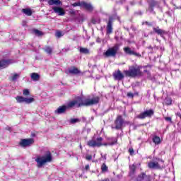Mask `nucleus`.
<instances>
[{"instance_id": "49530a36", "label": "nucleus", "mask_w": 181, "mask_h": 181, "mask_svg": "<svg viewBox=\"0 0 181 181\" xmlns=\"http://www.w3.org/2000/svg\"><path fill=\"white\" fill-rule=\"evenodd\" d=\"M7 129H8V131H11V129H10V127H8Z\"/></svg>"}, {"instance_id": "cd10ccee", "label": "nucleus", "mask_w": 181, "mask_h": 181, "mask_svg": "<svg viewBox=\"0 0 181 181\" xmlns=\"http://www.w3.org/2000/svg\"><path fill=\"white\" fill-rule=\"evenodd\" d=\"M33 32L35 36H42V35H43V33L42 31L37 30V29L33 30Z\"/></svg>"}, {"instance_id": "9d476101", "label": "nucleus", "mask_w": 181, "mask_h": 181, "mask_svg": "<svg viewBox=\"0 0 181 181\" xmlns=\"http://www.w3.org/2000/svg\"><path fill=\"white\" fill-rule=\"evenodd\" d=\"M153 115V110H146L144 112L141 113L137 116V118H139L140 119H144V118L152 117Z\"/></svg>"}, {"instance_id": "2f4dec72", "label": "nucleus", "mask_w": 181, "mask_h": 181, "mask_svg": "<svg viewBox=\"0 0 181 181\" xmlns=\"http://www.w3.org/2000/svg\"><path fill=\"white\" fill-rule=\"evenodd\" d=\"M164 103L166 105H172V99L170 98H166L164 100Z\"/></svg>"}, {"instance_id": "f704fd0d", "label": "nucleus", "mask_w": 181, "mask_h": 181, "mask_svg": "<svg viewBox=\"0 0 181 181\" xmlns=\"http://www.w3.org/2000/svg\"><path fill=\"white\" fill-rule=\"evenodd\" d=\"M130 172L132 173H134V172H135V170H136V167L135 166V165H130Z\"/></svg>"}, {"instance_id": "72a5a7b5", "label": "nucleus", "mask_w": 181, "mask_h": 181, "mask_svg": "<svg viewBox=\"0 0 181 181\" xmlns=\"http://www.w3.org/2000/svg\"><path fill=\"white\" fill-rule=\"evenodd\" d=\"M127 97H129V98H134V97L135 96V95H138V93H131V92H129V93H127Z\"/></svg>"}, {"instance_id": "0eeeda50", "label": "nucleus", "mask_w": 181, "mask_h": 181, "mask_svg": "<svg viewBox=\"0 0 181 181\" xmlns=\"http://www.w3.org/2000/svg\"><path fill=\"white\" fill-rule=\"evenodd\" d=\"M34 143L35 140L33 139H22L19 143V145L22 148H27V146L33 145Z\"/></svg>"}, {"instance_id": "ddd939ff", "label": "nucleus", "mask_w": 181, "mask_h": 181, "mask_svg": "<svg viewBox=\"0 0 181 181\" xmlns=\"http://www.w3.org/2000/svg\"><path fill=\"white\" fill-rule=\"evenodd\" d=\"M113 77L115 80H118L119 81L124 78V74H122V72H121V71L118 69L117 71H115L113 74Z\"/></svg>"}, {"instance_id": "c85d7f7f", "label": "nucleus", "mask_w": 181, "mask_h": 181, "mask_svg": "<svg viewBox=\"0 0 181 181\" xmlns=\"http://www.w3.org/2000/svg\"><path fill=\"white\" fill-rule=\"evenodd\" d=\"M80 52L83 53V54H88V53H90V50H88L87 48L81 47Z\"/></svg>"}, {"instance_id": "6e6552de", "label": "nucleus", "mask_w": 181, "mask_h": 181, "mask_svg": "<svg viewBox=\"0 0 181 181\" xmlns=\"http://www.w3.org/2000/svg\"><path fill=\"white\" fill-rule=\"evenodd\" d=\"M115 127H112V128H115V129H121V128H122V125H124V119H122V116H117L115 121Z\"/></svg>"}, {"instance_id": "473e14b6", "label": "nucleus", "mask_w": 181, "mask_h": 181, "mask_svg": "<svg viewBox=\"0 0 181 181\" xmlns=\"http://www.w3.org/2000/svg\"><path fill=\"white\" fill-rule=\"evenodd\" d=\"M81 119L78 118L71 119L69 120L70 124H77V122H80Z\"/></svg>"}, {"instance_id": "412c9836", "label": "nucleus", "mask_w": 181, "mask_h": 181, "mask_svg": "<svg viewBox=\"0 0 181 181\" xmlns=\"http://www.w3.org/2000/svg\"><path fill=\"white\" fill-rule=\"evenodd\" d=\"M31 78L33 81H39V79L40 78V76L37 73H32Z\"/></svg>"}, {"instance_id": "a19ab883", "label": "nucleus", "mask_w": 181, "mask_h": 181, "mask_svg": "<svg viewBox=\"0 0 181 181\" xmlns=\"http://www.w3.org/2000/svg\"><path fill=\"white\" fill-rule=\"evenodd\" d=\"M84 170H90V165H86L84 168Z\"/></svg>"}, {"instance_id": "4c0bfd02", "label": "nucleus", "mask_w": 181, "mask_h": 181, "mask_svg": "<svg viewBox=\"0 0 181 181\" xmlns=\"http://www.w3.org/2000/svg\"><path fill=\"white\" fill-rule=\"evenodd\" d=\"M144 181H151V175H146V174H145Z\"/></svg>"}, {"instance_id": "39448f33", "label": "nucleus", "mask_w": 181, "mask_h": 181, "mask_svg": "<svg viewBox=\"0 0 181 181\" xmlns=\"http://www.w3.org/2000/svg\"><path fill=\"white\" fill-rule=\"evenodd\" d=\"M118 50H119V45L117 44L105 52L103 56H105V57H114L117 54Z\"/></svg>"}, {"instance_id": "c756f323", "label": "nucleus", "mask_w": 181, "mask_h": 181, "mask_svg": "<svg viewBox=\"0 0 181 181\" xmlns=\"http://www.w3.org/2000/svg\"><path fill=\"white\" fill-rule=\"evenodd\" d=\"M145 180V173H142L137 177V181H144Z\"/></svg>"}, {"instance_id": "1a4fd4ad", "label": "nucleus", "mask_w": 181, "mask_h": 181, "mask_svg": "<svg viewBox=\"0 0 181 181\" xmlns=\"http://www.w3.org/2000/svg\"><path fill=\"white\" fill-rule=\"evenodd\" d=\"M78 98L79 101L78 107H88L89 105H91V99L80 97Z\"/></svg>"}, {"instance_id": "6ab92c4d", "label": "nucleus", "mask_w": 181, "mask_h": 181, "mask_svg": "<svg viewBox=\"0 0 181 181\" xmlns=\"http://www.w3.org/2000/svg\"><path fill=\"white\" fill-rule=\"evenodd\" d=\"M80 73H81V71L80 70H78V69L76 68V67H73L69 69V74H80Z\"/></svg>"}, {"instance_id": "ea45409f", "label": "nucleus", "mask_w": 181, "mask_h": 181, "mask_svg": "<svg viewBox=\"0 0 181 181\" xmlns=\"http://www.w3.org/2000/svg\"><path fill=\"white\" fill-rule=\"evenodd\" d=\"M165 121H169L170 122H172V118L171 117H165Z\"/></svg>"}, {"instance_id": "5701e85b", "label": "nucleus", "mask_w": 181, "mask_h": 181, "mask_svg": "<svg viewBox=\"0 0 181 181\" xmlns=\"http://www.w3.org/2000/svg\"><path fill=\"white\" fill-rule=\"evenodd\" d=\"M81 8H84V9L90 10L91 9V4H87L86 2L81 1Z\"/></svg>"}, {"instance_id": "79ce46f5", "label": "nucleus", "mask_w": 181, "mask_h": 181, "mask_svg": "<svg viewBox=\"0 0 181 181\" xmlns=\"http://www.w3.org/2000/svg\"><path fill=\"white\" fill-rule=\"evenodd\" d=\"M87 160H91V156H88L86 157Z\"/></svg>"}, {"instance_id": "a18cd8bd", "label": "nucleus", "mask_w": 181, "mask_h": 181, "mask_svg": "<svg viewBox=\"0 0 181 181\" xmlns=\"http://www.w3.org/2000/svg\"><path fill=\"white\" fill-rule=\"evenodd\" d=\"M92 23H95V22H94V20H92Z\"/></svg>"}, {"instance_id": "dca6fc26", "label": "nucleus", "mask_w": 181, "mask_h": 181, "mask_svg": "<svg viewBox=\"0 0 181 181\" xmlns=\"http://www.w3.org/2000/svg\"><path fill=\"white\" fill-rule=\"evenodd\" d=\"M124 53L126 54H129L130 56H139V54L135 52V51L132 50L131 48L127 47L124 48Z\"/></svg>"}, {"instance_id": "de8ad7c7", "label": "nucleus", "mask_w": 181, "mask_h": 181, "mask_svg": "<svg viewBox=\"0 0 181 181\" xmlns=\"http://www.w3.org/2000/svg\"><path fill=\"white\" fill-rule=\"evenodd\" d=\"M180 2H181V0H180Z\"/></svg>"}, {"instance_id": "f257e3e1", "label": "nucleus", "mask_w": 181, "mask_h": 181, "mask_svg": "<svg viewBox=\"0 0 181 181\" xmlns=\"http://www.w3.org/2000/svg\"><path fill=\"white\" fill-rule=\"evenodd\" d=\"M41 155L37 156L35 160L37 163V168H43L46 163H50L53 160V156L49 150L41 151Z\"/></svg>"}, {"instance_id": "4468645a", "label": "nucleus", "mask_w": 181, "mask_h": 181, "mask_svg": "<svg viewBox=\"0 0 181 181\" xmlns=\"http://www.w3.org/2000/svg\"><path fill=\"white\" fill-rule=\"evenodd\" d=\"M78 104L79 103V100H78V98H77L76 99L69 102L68 104H67V108H71L73 107H77V108L80 107V106H78Z\"/></svg>"}, {"instance_id": "37998d69", "label": "nucleus", "mask_w": 181, "mask_h": 181, "mask_svg": "<svg viewBox=\"0 0 181 181\" xmlns=\"http://www.w3.org/2000/svg\"><path fill=\"white\" fill-rule=\"evenodd\" d=\"M88 146H91V141H88Z\"/></svg>"}, {"instance_id": "a211bd4d", "label": "nucleus", "mask_w": 181, "mask_h": 181, "mask_svg": "<svg viewBox=\"0 0 181 181\" xmlns=\"http://www.w3.org/2000/svg\"><path fill=\"white\" fill-rule=\"evenodd\" d=\"M107 33L108 35L112 33V18L111 17L109 18V21L107 23Z\"/></svg>"}, {"instance_id": "bb28decb", "label": "nucleus", "mask_w": 181, "mask_h": 181, "mask_svg": "<svg viewBox=\"0 0 181 181\" xmlns=\"http://www.w3.org/2000/svg\"><path fill=\"white\" fill-rule=\"evenodd\" d=\"M153 142H154V144H156V145H159V144H160V138L159 136H154L153 138Z\"/></svg>"}, {"instance_id": "f8f14e48", "label": "nucleus", "mask_w": 181, "mask_h": 181, "mask_svg": "<svg viewBox=\"0 0 181 181\" xmlns=\"http://www.w3.org/2000/svg\"><path fill=\"white\" fill-rule=\"evenodd\" d=\"M13 61L12 59H3L0 61V69H5L8 67L9 64H12Z\"/></svg>"}, {"instance_id": "a878e982", "label": "nucleus", "mask_w": 181, "mask_h": 181, "mask_svg": "<svg viewBox=\"0 0 181 181\" xmlns=\"http://www.w3.org/2000/svg\"><path fill=\"white\" fill-rule=\"evenodd\" d=\"M101 170H102V173H105L108 172V166H107V165H105V163L102 164Z\"/></svg>"}, {"instance_id": "aec40b11", "label": "nucleus", "mask_w": 181, "mask_h": 181, "mask_svg": "<svg viewBox=\"0 0 181 181\" xmlns=\"http://www.w3.org/2000/svg\"><path fill=\"white\" fill-rule=\"evenodd\" d=\"M153 31L157 33V35H160V36H162L163 35H165L166 32L162 29H160L159 27L154 28Z\"/></svg>"}, {"instance_id": "2eb2a0df", "label": "nucleus", "mask_w": 181, "mask_h": 181, "mask_svg": "<svg viewBox=\"0 0 181 181\" xmlns=\"http://www.w3.org/2000/svg\"><path fill=\"white\" fill-rule=\"evenodd\" d=\"M66 110H67V106L66 105L60 106L54 111V113L57 114L58 115H60V114H64Z\"/></svg>"}, {"instance_id": "4be33fe9", "label": "nucleus", "mask_w": 181, "mask_h": 181, "mask_svg": "<svg viewBox=\"0 0 181 181\" xmlns=\"http://www.w3.org/2000/svg\"><path fill=\"white\" fill-rule=\"evenodd\" d=\"M22 12L27 16H32L33 13H32V9L30 8H23Z\"/></svg>"}, {"instance_id": "c9c22d12", "label": "nucleus", "mask_w": 181, "mask_h": 181, "mask_svg": "<svg viewBox=\"0 0 181 181\" xmlns=\"http://www.w3.org/2000/svg\"><path fill=\"white\" fill-rule=\"evenodd\" d=\"M72 6H81V1H78L77 2L72 4Z\"/></svg>"}, {"instance_id": "7c9ffc66", "label": "nucleus", "mask_w": 181, "mask_h": 181, "mask_svg": "<svg viewBox=\"0 0 181 181\" xmlns=\"http://www.w3.org/2000/svg\"><path fill=\"white\" fill-rule=\"evenodd\" d=\"M19 77H21V75L19 74H13V76H11L12 81H16L18 78H19Z\"/></svg>"}, {"instance_id": "7ed1b4c3", "label": "nucleus", "mask_w": 181, "mask_h": 181, "mask_svg": "<svg viewBox=\"0 0 181 181\" xmlns=\"http://www.w3.org/2000/svg\"><path fill=\"white\" fill-rule=\"evenodd\" d=\"M117 139L115 137H112L109 140L108 143L105 144H101L103 142V139L101 137H99L97 139V141L92 142V146H101L102 145H104L105 146H107V145H109L110 146H112L113 145H115L117 142Z\"/></svg>"}, {"instance_id": "b1692460", "label": "nucleus", "mask_w": 181, "mask_h": 181, "mask_svg": "<svg viewBox=\"0 0 181 181\" xmlns=\"http://www.w3.org/2000/svg\"><path fill=\"white\" fill-rule=\"evenodd\" d=\"M99 101H100V98L98 96H95V97L92 98V99H91V105L98 104Z\"/></svg>"}, {"instance_id": "c03bdc74", "label": "nucleus", "mask_w": 181, "mask_h": 181, "mask_svg": "<svg viewBox=\"0 0 181 181\" xmlns=\"http://www.w3.org/2000/svg\"><path fill=\"white\" fill-rule=\"evenodd\" d=\"M130 153H132V152H134V150H129Z\"/></svg>"}, {"instance_id": "58836bf2", "label": "nucleus", "mask_w": 181, "mask_h": 181, "mask_svg": "<svg viewBox=\"0 0 181 181\" xmlns=\"http://www.w3.org/2000/svg\"><path fill=\"white\" fill-rule=\"evenodd\" d=\"M55 35L57 37H62V36H63V35L62 34V31H57Z\"/></svg>"}, {"instance_id": "393cba45", "label": "nucleus", "mask_w": 181, "mask_h": 181, "mask_svg": "<svg viewBox=\"0 0 181 181\" xmlns=\"http://www.w3.org/2000/svg\"><path fill=\"white\" fill-rule=\"evenodd\" d=\"M44 51L45 53H47V54H52L53 48L52 47L47 46L44 48Z\"/></svg>"}, {"instance_id": "9b49d317", "label": "nucleus", "mask_w": 181, "mask_h": 181, "mask_svg": "<svg viewBox=\"0 0 181 181\" xmlns=\"http://www.w3.org/2000/svg\"><path fill=\"white\" fill-rule=\"evenodd\" d=\"M52 10L54 11V13H57L58 16H64L66 15V11L64 8L59 7V6H54L52 7Z\"/></svg>"}, {"instance_id": "f03ea898", "label": "nucleus", "mask_w": 181, "mask_h": 181, "mask_svg": "<svg viewBox=\"0 0 181 181\" xmlns=\"http://www.w3.org/2000/svg\"><path fill=\"white\" fill-rule=\"evenodd\" d=\"M126 77H136V76H142L141 72V67L135 65L129 67V70H124L123 71Z\"/></svg>"}, {"instance_id": "423d86ee", "label": "nucleus", "mask_w": 181, "mask_h": 181, "mask_svg": "<svg viewBox=\"0 0 181 181\" xmlns=\"http://www.w3.org/2000/svg\"><path fill=\"white\" fill-rule=\"evenodd\" d=\"M16 100L18 104H22V103H25V104H32V103H35V98H33L17 96L16 97Z\"/></svg>"}, {"instance_id": "20e7f679", "label": "nucleus", "mask_w": 181, "mask_h": 181, "mask_svg": "<svg viewBox=\"0 0 181 181\" xmlns=\"http://www.w3.org/2000/svg\"><path fill=\"white\" fill-rule=\"evenodd\" d=\"M149 169H163L165 168L163 160L158 159L157 161H150L147 164Z\"/></svg>"}, {"instance_id": "f3484780", "label": "nucleus", "mask_w": 181, "mask_h": 181, "mask_svg": "<svg viewBox=\"0 0 181 181\" xmlns=\"http://www.w3.org/2000/svg\"><path fill=\"white\" fill-rule=\"evenodd\" d=\"M47 4L50 6L55 5V6H60L63 5L60 0H47Z\"/></svg>"}, {"instance_id": "e433bc0d", "label": "nucleus", "mask_w": 181, "mask_h": 181, "mask_svg": "<svg viewBox=\"0 0 181 181\" xmlns=\"http://www.w3.org/2000/svg\"><path fill=\"white\" fill-rule=\"evenodd\" d=\"M23 95H30V92H29V90L28 89H25L23 91Z\"/></svg>"}]
</instances>
